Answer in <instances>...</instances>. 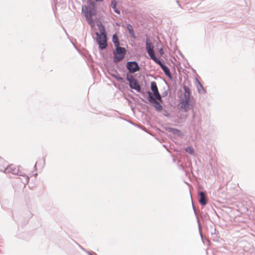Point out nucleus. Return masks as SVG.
I'll list each match as a JSON object with an SVG mask.
<instances>
[{"label":"nucleus","instance_id":"nucleus-1","mask_svg":"<svg viewBox=\"0 0 255 255\" xmlns=\"http://www.w3.org/2000/svg\"><path fill=\"white\" fill-rule=\"evenodd\" d=\"M87 5L82 6V12L85 13L87 22L92 27L95 25L93 16L96 15V4L93 0H88Z\"/></svg>","mask_w":255,"mask_h":255},{"label":"nucleus","instance_id":"nucleus-2","mask_svg":"<svg viewBox=\"0 0 255 255\" xmlns=\"http://www.w3.org/2000/svg\"><path fill=\"white\" fill-rule=\"evenodd\" d=\"M98 29L100 32H96L95 34L97 36L96 42L99 45V48L100 50H104L108 46V37L106 34L105 26L101 23L97 24Z\"/></svg>","mask_w":255,"mask_h":255},{"label":"nucleus","instance_id":"nucleus-3","mask_svg":"<svg viewBox=\"0 0 255 255\" xmlns=\"http://www.w3.org/2000/svg\"><path fill=\"white\" fill-rule=\"evenodd\" d=\"M190 127L196 135L200 134L202 131V117L200 113L193 111L192 119L190 122Z\"/></svg>","mask_w":255,"mask_h":255},{"label":"nucleus","instance_id":"nucleus-4","mask_svg":"<svg viewBox=\"0 0 255 255\" xmlns=\"http://www.w3.org/2000/svg\"><path fill=\"white\" fill-rule=\"evenodd\" d=\"M127 54V50L125 47L120 46L115 47L113 51V62L118 63L124 59Z\"/></svg>","mask_w":255,"mask_h":255},{"label":"nucleus","instance_id":"nucleus-5","mask_svg":"<svg viewBox=\"0 0 255 255\" xmlns=\"http://www.w3.org/2000/svg\"><path fill=\"white\" fill-rule=\"evenodd\" d=\"M126 67L128 70L127 74L128 75H132L133 74L140 69L139 65L136 61H128L126 64Z\"/></svg>","mask_w":255,"mask_h":255},{"label":"nucleus","instance_id":"nucleus-6","mask_svg":"<svg viewBox=\"0 0 255 255\" xmlns=\"http://www.w3.org/2000/svg\"><path fill=\"white\" fill-rule=\"evenodd\" d=\"M126 80L129 82V86L131 89L136 91L137 92H140L141 87L133 75L126 74Z\"/></svg>","mask_w":255,"mask_h":255},{"label":"nucleus","instance_id":"nucleus-7","mask_svg":"<svg viewBox=\"0 0 255 255\" xmlns=\"http://www.w3.org/2000/svg\"><path fill=\"white\" fill-rule=\"evenodd\" d=\"M147 99L148 102L152 105L155 108V110L157 112H159L163 109L162 106L158 102L156 99L154 98L152 93L149 91H147Z\"/></svg>","mask_w":255,"mask_h":255},{"label":"nucleus","instance_id":"nucleus-8","mask_svg":"<svg viewBox=\"0 0 255 255\" xmlns=\"http://www.w3.org/2000/svg\"><path fill=\"white\" fill-rule=\"evenodd\" d=\"M4 172L5 173H11L14 175H19L21 171L19 170L18 167L14 165L11 164L5 168Z\"/></svg>","mask_w":255,"mask_h":255},{"label":"nucleus","instance_id":"nucleus-9","mask_svg":"<svg viewBox=\"0 0 255 255\" xmlns=\"http://www.w3.org/2000/svg\"><path fill=\"white\" fill-rule=\"evenodd\" d=\"M190 98H184L181 102L180 109H183L185 112H187L190 109Z\"/></svg>","mask_w":255,"mask_h":255},{"label":"nucleus","instance_id":"nucleus-10","mask_svg":"<svg viewBox=\"0 0 255 255\" xmlns=\"http://www.w3.org/2000/svg\"><path fill=\"white\" fill-rule=\"evenodd\" d=\"M157 64L160 67L165 75L171 80L172 79V76L169 68L166 65H165L161 60Z\"/></svg>","mask_w":255,"mask_h":255},{"label":"nucleus","instance_id":"nucleus-11","mask_svg":"<svg viewBox=\"0 0 255 255\" xmlns=\"http://www.w3.org/2000/svg\"><path fill=\"white\" fill-rule=\"evenodd\" d=\"M198 195L199 196L198 200L199 204L202 206H205L208 202V198L205 193L204 191H200Z\"/></svg>","mask_w":255,"mask_h":255},{"label":"nucleus","instance_id":"nucleus-12","mask_svg":"<svg viewBox=\"0 0 255 255\" xmlns=\"http://www.w3.org/2000/svg\"><path fill=\"white\" fill-rule=\"evenodd\" d=\"M166 130L168 132L172 133L173 134L177 135L179 137H182L183 136V133L177 128L171 127H167L166 128Z\"/></svg>","mask_w":255,"mask_h":255},{"label":"nucleus","instance_id":"nucleus-13","mask_svg":"<svg viewBox=\"0 0 255 255\" xmlns=\"http://www.w3.org/2000/svg\"><path fill=\"white\" fill-rule=\"evenodd\" d=\"M110 75L114 78L116 79L117 81L124 83L125 80L124 78L120 76L119 73L118 72L117 70L113 71V72H109Z\"/></svg>","mask_w":255,"mask_h":255},{"label":"nucleus","instance_id":"nucleus-14","mask_svg":"<svg viewBox=\"0 0 255 255\" xmlns=\"http://www.w3.org/2000/svg\"><path fill=\"white\" fill-rule=\"evenodd\" d=\"M147 53L150 57V58L153 60L156 64H158L161 61L160 59L156 57L153 49L147 52Z\"/></svg>","mask_w":255,"mask_h":255},{"label":"nucleus","instance_id":"nucleus-15","mask_svg":"<svg viewBox=\"0 0 255 255\" xmlns=\"http://www.w3.org/2000/svg\"><path fill=\"white\" fill-rule=\"evenodd\" d=\"M196 81L198 85L197 86L198 91L199 93L206 94V91L204 88L203 85L200 82L197 78L196 79Z\"/></svg>","mask_w":255,"mask_h":255},{"label":"nucleus","instance_id":"nucleus-16","mask_svg":"<svg viewBox=\"0 0 255 255\" xmlns=\"http://www.w3.org/2000/svg\"><path fill=\"white\" fill-rule=\"evenodd\" d=\"M18 175L22 177V178H20V179L22 183L24 185V186L28 183L29 180L28 176L25 174H22L21 172Z\"/></svg>","mask_w":255,"mask_h":255},{"label":"nucleus","instance_id":"nucleus-17","mask_svg":"<svg viewBox=\"0 0 255 255\" xmlns=\"http://www.w3.org/2000/svg\"><path fill=\"white\" fill-rule=\"evenodd\" d=\"M145 48L146 52H148L153 49V46L149 38L147 37L145 41Z\"/></svg>","mask_w":255,"mask_h":255},{"label":"nucleus","instance_id":"nucleus-18","mask_svg":"<svg viewBox=\"0 0 255 255\" xmlns=\"http://www.w3.org/2000/svg\"><path fill=\"white\" fill-rule=\"evenodd\" d=\"M183 88L184 89V93L183 95L184 98H190L191 94V91L189 88L185 85H184L183 87Z\"/></svg>","mask_w":255,"mask_h":255},{"label":"nucleus","instance_id":"nucleus-19","mask_svg":"<svg viewBox=\"0 0 255 255\" xmlns=\"http://www.w3.org/2000/svg\"><path fill=\"white\" fill-rule=\"evenodd\" d=\"M126 28L128 29V33H129V34L130 35V36L132 38H135L136 36L135 35L134 32L132 28V25L129 23L127 24Z\"/></svg>","mask_w":255,"mask_h":255},{"label":"nucleus","instance_id":"nucleus-20","mask_svg":"<svg viewBox=\"0 0 255 255\" xmlns=\"http://www.w3.org/2000/svg\"><path fill=\"white\" fill-rule=\"evenodd\" d=\"M112 41L115 47L120 46V41L116 33H115L112 36Z\"/></svg>","mask_w":255,"mask_h":255},{"label":"nucleus","instance_id":"nucleus-21","mask_svg":"<svg viewBox=\"0 0 255 255\" xmlns=\"http://www.w3.org/2000/svg\"><path fill=\"white\" fill-rule=\"evenodd\" d=\"M192 207H193V209L194 210V214H195V216H196V218H197V222H198V227H199V231H200V236H201V238H202L203 237V235H202V234L201 233V225H200V220H199V219L198 218V216L197 213L196 212L195 207V206H194V205L193 203H192Z\"/></svg>","mask_w":255,"mask_h":255},{"label":"nucleus","instance_id":"nucleus-22","mask_svg":"<svg viewBox=\"0 0 255 255\" xmlns=\"http://www.w3.org/2000/svg\"><path fill=\"white\" fill-rule=\"evenodd\" d=\"M116 5L117 2L116 0H112L111 1V7L113 9L115 12L117 14H120V10L117 8Z\"/></svg>","mask_w":255,"mask_h":255},{"label":"nucleus","instance_id":"nucleus-23","mask_svg":"<svg viewBox=\"0 0 255 255\" xmlns=\"http://www.w3.org/2000/svg\"><path fill=\"white\" fill-rule=\"evenodd\" d=\"M150 88H151V90L152 91L153 94L158 92L156 83L154 81H152L151 82Z\"/></svg>","mask_w":255,"mask_h":255},{"label":"nucleus","instance_id":"nucleus-24","mask_svg":"<svg viewBox=\"0 0 255 255\" xmlns=\"http://www.w3.org/2000/svg\"><path fill=\"white\" fill-rule=\"evenodd\" d=\"M185 150L186 152L192 155L194 153V149L192 146H187L185 148Z\"/></svg>","mask_w":255,"mask_h":255},{"label":"nucleus","instance_id":"nucleus-25","mask_svg":"<svg viewBox=\"0 0 255 255\" xmlns=\"http://www.w3.org/2000/svg\"><path fill=\"white\" fill-rule=\"evenodd\" d=\"M153 95H154V98L156 100H158V99H160V98H161L162 96L160 94L159 91L157 92H156L154 94H153Z\"/></svg>","mask_w":255,"mask_h":255},{"label":"nucleus","instance_id":"nucleus-26","mask_svg":"<svg viewBox=\"0 0 255 255\" xmlns=\"http://www.w3.org/2000/svg\"><path fill=\"white\" fill-rule=\"evenodd\" d=\"M159 53L161 56H162L164 53V50L162 48H160L159 50Z\"/></svg>","mask_w":255,"mask_h":255},{"label":"nucleus","instance_id":"nucleus-27","mask_svg":"<svg viewBox=\"0 0 255 255\" xmlns=\"http://www.w3.org/2000/svg\"><path fill=\"white\" fill-rule=\"evenodd\" d=\"M167 94H168V91H165L162 93V96L163 97H164L166 96L167 95Z\"/></svg>","mask_w":255,"mask_h":255},{"label":"nucleus","instance_id":"nucleus-28","mask_svg":"<svg viewBox=\"0 0 255 255\" xmlns=\"http://www.w3.org/2000/svg\"><path fill=\"white\" fill-rule=\"evenodd\" d=\"M89 255H93V252H90L87 251H85Z\"/></svg>","mask_w":255,"mask_h":255},{"label":"nucleus","instance_id":"nucleus-29","mask_svg":"<svg viewBox=\"0 0 255 255\" xmlns=\"http://www.w3.org/2000/svg\"><path fill=\"white\" fill-rule=\"evenodd\" d=\"M158 102H159V103L160 104V103H162L163 102V100L162 99V97L160 98V99H158V100H156Z\"/></svg>","mask_w":255,"mask_h":255},{"label":"nucleus","instance_id":"nucleus-30","mask_svg":"<svg viewBox=\"0 0 255 255\" xmlns=\"http://www.w3.org/2000/svg\"><path fill=\"white\" fill-rule=\"evenodd\" d=\"M139 99H140V100H141L142 102H144V103H147L146 101V100H145L144 99L141 98H139Z\"/></svg>","mask_w":255,"mask_h":255},{"label":"nucleus","instance_id":"nucleus-31","mask_svg":"<svg viewBox=\"0 0 255 255\" xmlns=\"http://www.w3.org/2000/svg\"><path fill=\"white\" fill-rule=\"evenodd\" d=\"M140 93H141V94L142 95V96H143L144 97H145V93L144 92H141V91H140Z\"/></svg>","mask_w":255,"mask_h":255},{"label":"nucleus","instance_id":"nucleus-32","mask_svg":"<svg viewBox=\"0 0 255 255\" xmlns=\"http://www.w3.org/2000/svg\"><path fill=\"white\" fill-rule=\"evenodd\" d=\"M79 246L80 247V248L82 249L84 251H85V250L84 249H83V247L79 245Z\"/></svg>","mask_w":255,"mask_h":255},{"label":"nucleus","instance_id":"nucleus-33","mask_svg":"<svg viewBox=\"0 0 255 255\" xmlns=\"http://www.w3.org/2000/svg\"><path fill=\"white\" fill-rule=\"evenodd\" d=\"M41 160L43 162V164H44V163H45V160H44V159L42 158Z\"/></svg>","mask_w":255,"mask_h":255},{"label":"nucleus","instance_id":"nucleus-34","mask_svg":"<svg viewBox=\"0 0 255 255\" xmlns=\"http://www.w3.org/2000/svg\"><path fill=\"white\" fill-rule=\"evenodd\" d=\"M37 163H35V164L34 165V169H35V170H36V165H37Z\"/></svg>","mask_w":255,"mask_h":255},{"label":"nucleus","instance_id":"nucleus-35","mask_svg":"<svg viewBox=\"0 0 255 255\" xmlns=\"http://www.w3.org/2000/svg\"><path fill=\"white\" fill-rule=\"evenodd\" d=\"M215 232H216V229H214V234H213V233H212H212H211V234H212V235H213V234L215 235V234H216Z\"/></svg>","mask_w":255,"mask_h":255},{"label":"nucleus","instance_id":"nucleus-36","mask_svg":"<svg viewBox=\"0 0 255 255\" xmlns=\"http://www.w3.org/2000/svg\"><path fill=\"white\" fill-rule=\"evenodd\" d=\"M96 1H102L104 0H95Z\"/></svg>","mask_w":255,"mask_h":255},{"label":"nucleus","instance_id":"nucleus-37","mask_svg":"<svg viewBox=\"0 0 255 255\" xmlns=\"http://www.w3.org/2000/svg\"><path fill=\"white\" fill-rule=\"evenodd\" d=\"M93 255H97L95 253L93 252Z\"/></svg>","mask_w":255,"mask_h":255},{"label":"nucleus","instance_id":"nucleus-38","mask_svg":"<svg viewBox=\"0 0 255 255\" xmlns=\"http://www.w3.org/2000/svg\"><path fill=\"white\" fill-rule=\"evenodd\" d=\"M37 175V173H35L34 175H35V176H36Z\"/></svg>","mask_w":255,"mask_h":255}]
</instances>
